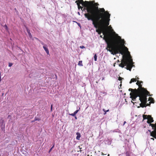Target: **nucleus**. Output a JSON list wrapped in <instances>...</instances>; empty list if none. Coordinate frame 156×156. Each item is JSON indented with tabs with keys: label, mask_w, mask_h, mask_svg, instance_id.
I'll return each instance as SVG.
<instances>
[{
	"label": "nucleus",
	"mask_w": 156,
	"mask_h": 156,
	"mask_svg": "<svg viewBox=\"0 0 156 156\" xmlns=\"http://www.w3.org/2000/svg\"><path fill=\"white\" fill-rule=\"evenodd\" d=\"M78 14L79 15H80V12H78Z\"/></svg>",
	"instance_id": "nucleus-34"
},
{
	"label": "nucleus",
	"mask_w": 156,
	"mask_h": 156,
	"mask_svg": "<svg viewBox=\"0 0 156 156\" xmlns=\"http://www.w3.org/2000/svg\"><path fill=\"white\" fill-rule=\"evenodd\" d=\"M40 119H39L38 118H37V117H35L34 118V120L33 121H32V122H35L36 121H40Z\"/></svg>",
	"instance_id": "nucleus-17"
},
{
	"label": "nucleus",
	"mask_w": 156,
	"mask_h": 156,
	"mask_svg": "<svg viewBox=\"0 0 156 156\" xmlns=\"http://www.w3.org/2000/svg\"><path fill=\"white\" fill-rule=\"evenodd\" d=\"M143 118L144 119H148V115H143Z\"/></svg>",
	"instance_id": "nucleus-15"
},
{
	"label": "nucleus",
	"mask_w": 156,
	"mask_h": 156,
	"mask_svg": "<svg viewBox=\"0 0 156 156\" xmlns=\"http://www.w3.org/2000/svg\"><path fill=\"white\" fill-rule=\"evenodd\" d=\"M136 78L135 79H136V80H139V78L138 77H136Z\"/></svg>",
	"instance_id": "nucleus-27"
},
{
	"label": "nucleus",
	"mask_w": 156,
	"mask_h": 156,
	"mask_svg": "<svg viewBox=\"0 0 156 156\" xmlns=\"http://www.w3.org/2000/svg\"><path fill=\"white\" fill-rule=\"evenodd\" d=\"M80 48L81 49H83L85 48V47L83 46H80Z\"/></svg>",
	"instance_id": "nucleus-25"
},
{
	"label": "nucleus",
	"mask_w": 156,
	"mask_h": 156,
	"mask_svg": "<svg viewBox=\"0 0 156 156\" xmlns=\"http://www.w3.org/2000/svg\"><path fill=\"white\" fill-rule=\"evenodd\" d=\"M1 72H0V81H1Z\"/></svg>",
	"instance_id": "nucleus-29"
},
{
	"label": "nucleus",
	"mask_w": 156,
	"mask_h": 156,
	"mask_svg": "<svg viewBox=\"0 0 156 156\" xmlns=\"http://www.w3.org/2000/svg\"><path fill=\"white\" fill-rule=\"evenodd\" d=\"M52 107H53V105L52 104L51 105V111H52Z\"/></svg>",
	"instance_id": "nucleus-26"
},
{
	"label": "nucleus",
	"mask_w": 156,
	"mask_h": 156,
	"mask_svg": "<svg viewBox=\"0 0 156 156\" xmlns=\"http://www.w3.org/2000/svg\"><path fill=\"white\" fill-rule=\"evenodd\" d=\"M120 45L121 47V51L123 54L122 55V59L121 60V62L119 64V66L123 68L126 66V69L127 70L131 71L133 67V61L132 57L130 54L129 52L128 51V48L124 45L120 44Z\"/></svg>",
	"instance_id": "nucleus-3"
},
{
	"label": "nucleus",
	"mask_w": 156,
	"mask_h": 156,
	"mask_svg": "<svg viewBox=\"0 0 156 156\" xmlns=\"http://www.w3.org/2000/svg\"><path fill=\"white\" fill-rule=\"evenodd\" d=\"M154 122L153 118L151 117V115H148V119L147 122L148 124H150L149 126H151L153 131H151V130H148L150 132V135L156 139V123L154 124L151 123Z\"/></svg>",
	"instance_id": "nucleus-4"
},
{
	"label": "nucleus",
	"mask_w": 156,
	"mask_h": 156,
	"mask_svg": "<svg viewBox=\"0 0 156 156\" xmlns=\"http://www.w3.org/2000/svg\"><path fill=\"white\" fill-rule=\"evenodd\" d=\"M129 91H131L130 93V98L133 101H135L136 98L138 97H139V94L137 92L136 89H133L132 88H129Z\"/></svg>",
	"instance_id": "nucleus-7"
},
{
	"label": "nucleus",
	"mask_w": 156,
	"mask_h": 156,
	"mask_svg": "<svg viewBox=\"0 0 156 156\" xmlns=\"http://www.w3.org/2000/svg\"><path fill=\"white\" fill-rule=\"evenodd\" d=\"M109 27H110V28H112V27H111V26H110Z\"/></svg>",
	"instance_id": "nucleus-37"
},
{
	"label": "nucleus",
	"mask_w": 156,
	"mask_h": 156,
	"mask_svg": "<svg viewBox=\"0 0 156 156\" xmlns=\"http://www.w3.org/2000/svg\"><path fill=\"white\" fill-rule=\"evenodd\" d=\"M76 3L79 9H81V10L82 11H85L86 10H83L84 7L83 8V7H82L80 5V4H81L84 7V6L83 4L84 3V1H83V0H77L76 1Z\"/></svg>",
	"instance_id": "nucleus-8"
},
{
	"label": "nucleus",
	"mask_w": 156,
	"mask_h": 156,
	"mask_svg": "<svg viewBox=\"0 0 156 156\" xmlns=\"http://www.w3.org/2000/svg\"><path fill=\"white\" fill-rule=\"evenodd\" d=\"M103 111L105 112V113H104V114L105 115L106 114L107 112H108L109 111V109H108L107 110H106L105 109H103Z\"/></svg>",
	"instance_id": "nucleus-16"
},
{
	"label": "nucleus",
	"mask_w": 156,
	"mask_h": 156,
	"mask_svg": "<svg viewBox=\"0 0 156 156\" xmlns=\"http://www.w3.org/2000/svg\"><path fill=\"white\" fill-rule=\"evenodd\" d=\"M13 64L12 63H9V67H11L12 65Z\"/></svg>",
	"instance_id": "nucleus-24"
},
{
	"label": "nucleus",
	"mask_w": 156,
	"mask_h": 156,
	"mask_svg": "<svg viewBox=\"0 0 156 156\" xmlns=\"http://www.w3.org/2000/svg\"><path fill=\"white\" fill-rule=\"evenodd\" d=\"M25 27L27 31V32L28 34L29 37L31 38H32V35L30 32V30L28 29L27 27L26 26H25Z\"/></svg>",
	"instance_id": "nucleus-9"
},
{
	"label": "nucleus",
	"mask_w": 156,
	"mask_h": 156,
	"mask_svg": "<svg viewBox=\"0 0 156 156\" xmlns=\"http://www.w3.org/2000/svg\"><path fill=\"white\" fill-rule=\"evenodd\" d=\"M5 28H6V29L7 30V29H8V27H7V26L6 25H5Z\"/></svg>",
	"instance_id": "nucleus-28"
},
{
	"label": "nucleus",
	"mask_w": 156,
	"mask_h": 156,
	"mask_svg": "<svg viewBox=\"0 0 156 156\" xmlns=\"http://www.w3.org/2000/svg\"><path fill=\"white\" fill-rule=\"evenodd\" d=\"M126 123V121H124V124H123V125H124V124H125Z\"/></svg>",
	"instance_id": "nucleus-32"
},
{
	"label": "nucleus",
	"mask_w": 156,
	"mask_h": 156,
	"mask_svg": "<svg viewBox=\"0 0 156 156\" xmlns=\"http://www.w3.org/2000/svg\"><path fill=\"white\" fill-rule=\"evenodd\" d=\"M76 135L77 136L76 137V139L78 140H79L80 139V134L79 133H77Z\"/></svg>",
	"instance_id": "nucleus-12"
},
{
	"label": "nucleus",
	"mask_w": 156,
	"mask_h": 156,
	"mask_svg": "<svg viewBox=\"0 0 156 156\" xmlns=\"http://www.w3.org/2000/svg\"><path fill=\"white\" fill-rule=\"evenodd\" d=\"M102 154H103V155H105V154H103L102 152ZM105 155H106V154H105Z\"/></svg>",
	"instance_id": "nucleus-38"
},
{
	"label": "nucleus",
	"mask_w": 156,
	"mask_h": 156,
	"mask_svg": "<svg viewBox=\"0 0 156 156\" xmlns=\"http://www.w3.org/2000/svg\"><path fill=\"white\" fill-rule=\"evenodd\" d=\"M69 115L73 117L75 116L76 115V114L74 113L72 114H69Z\"/></svg>",
	"instance_id": "nucleus-20"
},
{
	"label": "nucleus",
	"mask_w": 156,
	"mask_h": 156,
	"mask_svg": "<svg viewBox=\"0 0 156 156\" xmlns=\"http://www.w3.org/2000/svg\"><path fill=\"white\" fill-rule=\"evenodd\" d=\"M151 140H154V139L153 138H151Z\"/></svg>",
	"instance_id": "nucleus-31"
},
{
	"label": "nucleus",
	"mask_w": 156,
	"mask_h": 156,
	"mask_svg": "<svg viewBox=\"0 0 156 156\" xmlns=\"http://www.w3.org/2000/svg\"><path fill=\"white\" fill-rule=\"evenodd\" d=\"M74 117L75 118V119H77V117L76 116V115L75 116H74Z\"/></svg>",
	"instance_id": "nucleus-30"
},
{
	"label": "nucleus",
	"mask_w": 156,
	"mask_h": 156,
	"mask_svg": "<svg viewBox=\"0 0 156 156\" xmlns=\"http://www.w3.org/2000/svg\"><path fill=\"white\" fill-rule=\"evenodd\" d=\"M43 48L48 55L49 54V51L48 48L45 46H44Z\"/></svg>",
	"instance_id": "nucleus-10"
},
{
	"label": "nucleus",
	"mask_w": 156,
	"mask_h": 156,
	"mask_svg": "<svg viewBox=\"0 0 156 156\" xmlns=\"http://www.w3.org/2000/svg\"><path fill=\"white\" fill-rule=\"evenodd\" d=\"M148 95H145L143 96L139 97V100L141 102V103L139 104L140 106L144 108L146 107L147 106H150L151 103H147V96Z\"/></svg>",
	"instance_id": "nucleus-6"
},
{
	"label": "nucleus",
	"mask_w": 156,
	"mask_h": 156,
	"mask_svg": "<svg viewBox=\"0 0 156 156\" xmlns=\"http://www.w3.org/2000/svg\"><path fill=\"white\" fill-rule=\"evenodd\" d=\"M109 156V154H108V156Z\"/></svg>",
	"instance_id": "nucleus-40"
},
{
	"label": "nucleus",
	"mask_w": 156,
	"mask_h": 156,
	"mask_svg": "<svg viewBox=\"0 0 156 156\" xmlns=\"http://www.w3.org/2000/svg\"><path fill=\"white\" fill-rule=\"evenodd\" d=\"M80 109V108H79V109L77 110L74 112V113L76 115L79 111V110Z\"/></svg>",
	"instance_id": "nucleus-19"
},
{
	"label": "nucleus",
	"mask_w": 156,
	"mask_h": 156,
	"mask_svg": "<svg viewBox=\"0 0 156 156\" xmlns=\"http://www.w3.org/2000/svg\"><path fill=\"white\" fill-rule=\"evenodd\" d=\"M78 65L80 66H83L82 61H79L78 62Z\"/></svg>",
	"instance_id": "nucleus-14"
},
{
	"label": "nucleus",
	"mask_w": 156,
	"mask_h": 156,
	"mask_svg": "<svg viewBox=\"0 0 156 156\" xmlns=\"http://www.w3.org/2000/svg\"><path fill=\"white\" fill-rule=\"evenodd\" d=\"M118 62H119V60H118Z\"/></svg>",
	"instance_id": "nucleus-41"
},
{
	"label": "nucleus",
	"mask_w": 156,
	"mask_h": 156,
	"mask_svg": "<svg viewBox=\"0 0 156 156\" xmlns=\"http://www.w3.org/2000/svg\"><path fill=\"white\" fill-rule=\"evenodd\" d=\"M148 101H150V102H149V103H150L151 104L154 103V99L151 97L149 98H148Z\"/></svg>",
	"instance_id": "nucleus-11"
},
{
	"label": "nucleus",
	"mask_w": 156,
	"mask_h": 156,
	"mask_svg": "<svg viewBox=\"0 0 156 156\" xmlns=\"http://www.w3.org/2000/svg\"><path fill=\"white\" fill-rule=\"evenodd\" d=\"M140 81L139 80H137V82L136 83V84L137 85H138L140 84Z\"/></svg>",
	"instance_id": "nucleus-22"
},
{
	"label": "nucleus",
	"mask_w": 156,
	"mask_h": 156,
	"mask_svg": "<svg viewBox=\"0 0 156 156\" xmlns=\"http://www.w3.org/2000/svg\"><path fill=\"white\" fill-rule=\"evenodd\" d=\"M83 4L84 6L83 10H86L87 12L84 14L85 17L92 21V24L95 28L109 25L110 14L108 11H105L104 8H99V4L95 2L94 1H85Z\"/></svg>",
	"instance_id": "nucleus-1"
},
{
	"label": "nucleus",
	"mask_w": 156,
	"mask_h": 156,
	"mask_svg": "<svg viewBox=\"0 0 156 156\" xmlns=\"http://www.w3.org/2000/svg\"><path fill=\"white\" fill-rule=\"evenodd\" d=\"M54 145H55V144H54L53 146L49 150V153H50L52 149L54 147Z\"/></svg>",
	"instance_id": "nucleus-21"
},
{
	"label": "nucleus",
	"mask_w": 156,
	"mask_h": 156,
	"mask_svg": "<svg viewBox=\"0 0 156 156\" xmlns=\"http://www.w3.org/2000/svg\"><path fill=\"white\" fill-rule=\"evenodd\" d=\"M131 102L133 104H134V102H133L132 101H131Z\"/></svg>",
	"instance_id": "nucleus-36"
},
{
	"label": "nucleus",
	"mask_w": 156,
	"mask_h": 156,
	"mask_svg": "<svg viewBox=\"0 0 156 156\" xmlns=\"http://www.w3.org/2000/svg\"><path fill=\"white\" fill-rule=\"evenodd\" d=\"M123 78H122L121 77H120V76H119V78H118V80H119V81H121L122 80V79H123Z\"/></svg>",
	"instance_id": "nucleus-23"
},
{
	"label": "nucleus",
	"mask_w": 156,
	"mask_h": 156,
	"mask_svg": "<svg viewBox=\"0 0 156 156\" xmlns=\"http://www.w3.org/2000/svg\"><path fill=\"white\" fill-rule=\"evenodd\" d=\"M97 56L96 54H95L94 56V60L95 61H97Z\"/></svg>",
	"instance_id": "nucleus-18"
},
{
	"label": "nucleus",
	"mask_w": 156,
	"mask_h": 156,
	"mask_svg": "<svg viewBox=\"0 0 156 156\" xmlns=\"http://www.w3.org/2000/svg\"><path fill=\"white\" fill-rule=\"evenodd\" d=\"M108 26H99L96 29V32L99 35L103 33L104 35L103 39L105 41L107 46L106 50L110 52L111 54L113 55L119 53L123 54V52L122 51L121 47L120 44L124 45L125 41L124 39H122L121 37L116 34L115 32H113L114 35L108 32L106 28ZM97 29V28H96Z\"/></svg>",
	"instance_id": "nucleus-2"
},
{
	"label": "nucleus",
	"mask_w": 156,
	"mask_h": 156,
	"mask_svg": "<svg viewBox=\"0 0 156 156\" xmlns=\"http://www.w3.org/2000/svg\"><path fill=\"white\" fill-rule=\"evenodd\" d=\"M140 83H143V82L142 81H140Z\"/></svg>",
	"instance_id": "nucleus-33"
},
{
	"label": "nucleus",
	"mask_w": 156,
	"mask_h": 156,
	"mask_svg": "<svg viewBox=\"0 0 156 156\" xmlns=\"http://www.w3.org/2000/svg\"><path fill=\"white\" fill-rule=\"evenodd\" d=\"M115 63L114 64V65H113L114 66V67L115 66Z\"/></svg>",
	"instance_id": "nucleus-39"
},
{
	"label": "nucleus",
	"mask_w": 156,
	"mask_h": 156,
	"mask_svg": "<svg viewBox=\"0 0 156 156\" xmlns=\"http://www.w3.org/2000/svg\"><path fill=\"white\" fill-rule=\"evenodd\" d=\"M136 79L135 78H132L131 79L130 82L129 83H131L132 82H136Z\"/></svg>",
	"instance_id": "nucleus-13"
},
{
	"label": "nucleus",
	"mask_w": 156,
	"mask_h": 156,
	"mask_svg": "<svg viewBox=\"0 0 156 156\" xmlns=\"http://www.w3.org/2000/svg\"><path fill=\"white\" fill-rule=\"evenodd\" d=\"M100 37H101V38H102V37H102V35H100Z\"/></svg>",
	"instance_id": "nucleus-35"
},
{
	"label": "nucleus",
	"mask_w": 156,
	"mask_h": 156,
	"mask_svg": "<svg viewBox=\"0 0 156 156\" xmlns=\"http://www.w3.org/2000/svg\"><path fill=\"white\" fill-rule=\"evenodd\" d=\"M138 86L139 87L138 88L136 89V90L138 94H139V97L145 95L151 96L150 95L149 92L146 89L142 87L141 84L140 83Z\"/></svg>",
	"instance_id": "nucleus-5"
},
{
	"label": "nucleus",
	"mask_w": 156,
	"mask_h": 156,
	"mask_svg": "<svg viewBox=\"0 0 156 156\" xmlns=\"http://www.w3.org/2000/svg\"><path fill=\"white\" fill-rule=\"evenodd\" d=\"M155 154H156V153H155Z\"/></svg>",
	"instance_id": "nucleus-42"
}]
</instances>
